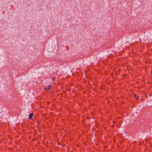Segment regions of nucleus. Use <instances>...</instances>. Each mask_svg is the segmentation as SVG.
I'll return each instance as SVG.
<instances>
[{
  "instance_id": "f257e3e1",
  "label": "nucleus",
  "mask_w": 152,
  "mask_h": 152,
  "mask_svg": "<svg viewBox=\"0 0 152 152\" xmlns=\"http://www.w3.org/2000/svg\"><path fill=\"white\" fill-rule=\"evenodd\" d=\"M33 115H34V114L33 113H31L29 115V117L28 118V119H31L32 118V117Z\"/></svg>"
},
{
  "instance_id": "f03ea898",
  "label": "nucleus",
  "mask_w": 152,
  "mask_h": 152,
  "mask_svg": "<svg viewBox=\"0 0 152 152\" xmlns=\"http://www.w3.org/2000/svg\"><path fill=\"white\" fill-rule=\"evenodd\" d=\"M45 89L46 90H47V89H48L49 90H50V86H49L47 88H45Z\"/></svg>"
}]
</instances>
